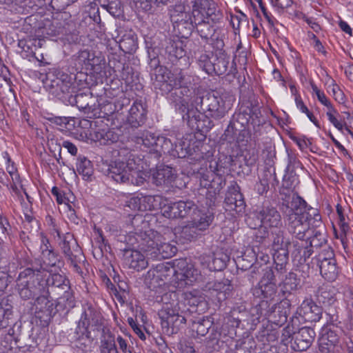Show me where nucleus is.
Segmentation results:
<instances>
[{
	"instance_id": "1",
	"label": "nucleus",
	"mask_w": 353,
	"mask_h": 353,
	"mask_svg": "<svg viewBox=\"0 0 353 353\" xmlns=\"http://www.w3.org/2000/svg\"><path fill=\"white\" fill-rule=\"evenodd\" d=\"M194 103L196 108H190L181 117L192 130L201 134L207 133L214 126L210 118L219 120L225 117L230 108L216 91L196 97Z\"/></svg>"
},
{
	"instance_id": "2",
	"label": "nucleus",
	"mask_w": 353,
	"mask_h": 353,
	"mask_svg": "<svg viewBox=\"0 0 353 353\" xmlns=\"http://www.w3.org/2000/svg\"><path fill=\"white\" fill-rule=\"evenodd\" d=\"M130 152L126 150H119L118 155L123 158L112 162L104 173L117 183L141 185L145 181V174L136 166L134 159H131L132 154L125 157Z\"/></svg>"
},
{
	"instance_id": "3",
	"label": "nucleus",
	"mask_w": 353,
	"mask_h": 353,
	"mask_svg": "<svg viewBox=\"0 0 353 353\" xmlns=\"http://www.w3.org/2000/svg\"><path fill=\"white\" fill-rule=\"evenodd\" d=\"M157 302L162 303L158 315L161 319L163 332L168 336L178 332L179 327L184 323V317H179L178 303H180L179 294L175 291H169L160 296H157Z\"/></svg>"
},
{
	"instance_id": "4",
	"label": "nucleus",
	"mask_w": 353,
	"mask_h": 353,
	"mask_svg": "<svg viewBox=\"0 0 353 353\" xmlns=\"http://www.w3.org/2000/svg\"><path fill=\"white\" fill-rule=\"evenodd\" d=\"M137 241L139 248L152 259H168L177 251L175 246L162 243L159 235L154 234L152 231L140 233L137 235Z\"/></svg>"
},
{
	"instance_id": "5",
	"label": "nucleus",
	"mask_w": 353,
	"mask_h": 353,
	"mask_svg": "<svg viewBox=\"0 0 353 353\" xmlns=\"http://www.w3.org/2000/svg\"><path fill=\"white\" fill-rule=\"evenodd\" d=\"M74 79L71 74L54 69L46 74L45 88L50 94L65 103L70 95L75 93Z\"/></svg>"
},
{
	"instance_id": "6",
	"label": "nucleus",
	"mask_w": 353,
	"mask_h": 353,
	"mask_svg": "<svg viewBox=\"0 0 353 353\" xmlns=\"http://www.w3.org/2000/svg\"><path fill=\"white\" fill-rule=\"evenodd\" d=\"M43 275L41 268H26L17 278V290L21 299L35 298L43 289Z\"/></svg>"
},
{
	"instance_id": "7",
	"label": "nucleus",
	"mask_w": 353,
	"mask_h": 353,
	"mask_svg": "<svg viewBox=\"0 0 353 353\" xmlns=\"http://www.w3.org/2000/svg\"><path fill=\"white\" fill-rule=\"evenodd\" d=\"M190 18L189 21H192L194 28L207 20L219 23L222 21L223 14L212 0H194Z\"/></svg>"
},
{
	"instance_id": "8",
	"label": "nucleus",
	"mask_w": 353,
	"mask_h": 353,
	"mask_svg": "<svg viewBox=\"0 0 353 353\" xmlns=\"http://www.w3.org/2000/svg\"><path fill=\"white\" fill-rule=\"evenodd\" d=\"M291 301L292 299L288 297L270 305L266 301H260L257 305V310L260 315L268 318L272 323L281 326L287 322L290 313Z\"/></svg>"
},
{
	"instance_id": "9",
	"label": "nucleus",
	"mask_w": 353,
	"mask_h": 353,
	"mask_svg": "<svg viewBox=\"0 0 353 353\" xmlns=\"http://www.w3.org/2000/svg\"><path fill=\"white\" fill-rule=\"evenodd\" d=\"M101 316L100 313L97 311L92 305H87L84 307L83 312L78 322L75 331L76 339L80 344H90L92 342L90 330L97 327L101 324Z\"/></svg>"
},
{
	"instance_id": "10",
	"label": "nucleus",
	"mask_w": 353,
	"mask_h": 353,
	"mask_svg": "<svg viewBox=\"0 0 353 353\" xmlns=\"http://www.w3.org/2000/svg\"><path fill=\"white\" fill-rule=\"evenodd\" d=\"M151 199L159 201L162 214L168 219L191 218L194 213H195L197 208L196 205L190 200L166 203V200L163 201V198L161 196L148 198V201Z\"/></svg>"
},
{
	"instance_id": "11",
	"label": "nucleus",
	"mask_w": 353,
	"mask_h": 353,
	"mask_svg": "<svg viewBox=\"0 0 353 353\" xmlns=\"http://www.w3.org/2000/svg\"><path fill=\"white\" fill-rule=\"evenodd\" d=\"M254 217H248L247 223L252 229L265 226L272 229L282 227V219L276 208L272 205L263 204L261 208L256 211Z\"/></svg>"
},
{
	"instance_id": "12",
	"label": "nucleus",
	"mask_w": 353,
	"mask_h": 353,
	"mask_svg": "<svg viewBox=\"0 0 353 353\" xmlns=\"http://www.w3.org/2000/svg\"><path fill=\"white\" fill-rule=\"evenodd\" d=\"M180 310L179 317H184L185 324L188 319L193 314H200L206 308V301L197 291L185 292L181 294L180 303H178Z\"/></svg>"
},
{
	"instance_id": "13",
	"label": "nucleus",
	"mask_w": 353,
	"mask_h": 353,
	"mask_svg": "<svg viewBox=\"0 0 353 353\" xmlns=\"http://www.w3.org/2000/svg\"><path fill=\"white\" fill-rule=\"evenodd\" d=\"M342 334V329L333 323L323 327L319 338V350L321 353L339 352L343 344Z\"/></svg>"
},
{
	"instance_id": "14",
	"label": "nucleus",
	"mask_w": 353,
	"mask_h": 353,
	"mask_svg": "<svg viewBox=\"0 0 353 353\" xmlns=\"http://www.w3.org/2000/svg\"><path fill=\"white\" fill-rule=\"evenodd\" d=\"M162 94H167V99L172 104L176 112L181 115L184 114L190 108L188 105L189 91H184L183 89L171 85L170 84H163L159 87Z\"/></svg>"
},
{
	"instance_id": "15",
	"label": "nucleus",
	"mask_w": 353,
	"mask_h": 353,
	"mask_svg": "<svg viewBox=\"0 0 353 353\" xmlns=\"http://www.w3.org/2000/svg\"><path fill=\"white\" fill-rule=\"evenodd\" d=\"M62 253L72 265L74 270L79 274L83 273L79 265L84 258L81 248L73 236L67 234L59 243Z\"/></svg>"
},
{
	"instance_id": "16",
	"label": "nucleus",
	"mask_w": 353,
	"mask_h": 353,
	"mask_svg": "<svg viewBox=\"0 0 353 353\" xmlns=\"http://www.w3.org/2000/svg\"><path fill=\"white\" fill-rule=\"evenodd\" d=\"M94 99L90 94L72 93L65 101V104L77 106L80 110L86 114H92L93 117H103L98 110V105L94 102Z\"/></svg>"
},
{
	"instance_id": "17",
	"label": "nucleus",
	"mask_w": 353,
	"mask_h": 353,
	"mask_svg": "<svg viewBox=\"0 0 353 353\" xmlns=\"http://www.w3.org/2000/svg\"><path fill=\"white\" fill-rule=\"evenodd\" d=\"M224 203L227 210L242 212L245 207V202L240 186L233 181L230 182L225 194Z\"/></svg>"
},
{
	"instance_id": "18",
	"label": "nucleus",
	"mask_w": 353,
	"mask_h": 353,
	"mask_svg": "<svg viewBox=\"0 0 353 353\" xmlns=\"http://www.w3.org/2000/svg\"><path fill=\"white\" fill-rule=\"evenodd\" d=\"M281 200L283 207H285V210H283L285 218L290 217L292 214H303L310 207L296 192L288 197L281 196Z\"/></svg>"
},
{
	"instance_id": "19",
	"label": "nucleus",
	"mask_w": 353,
	"mask_h": 353,
	"mask_svg": "<svg viewBox=\"0 0 353 353\" xmlns=\"http://www.w3.org/2000/svg\"><path fill=\"white\" fill-rule=\"evenodd\" d=\"M321 236L320 231H316L312 237L307 238L306 241L294 242V251L292 256L299 263L303 264L306 262L313 253V247H318L319 244L315 243L317 236Z\"/></svg>"
},
{
	"instance_id": "20",
	"label": "nucleus",
	"mask_w": 353,
	"mask_h": 353,
	"mask_svg": "<svg viewBox=\"0 0 353 353\" xmlns=\"http://www.w3.org/2000/svg\"><path fill=\"white\" fill-rule=\"evenodd\" d=\"M290 217H285V224L290 234L297 239L305 241L306 232H308L309 223L307 221V216L303 214H292Z\"/></svg>"
},
{
	"instance_id": "21",
	"label": "nucleus",
	"mask_w": 353,
	"mask_h": 353,
	"mask_svg": "<svg viewBox=\"0 0 353 353\" xmlns=\"http://www.w3.org/2000/svg\"><path fill=\"white\" fill-rule=\"evenodd\" d=\"M46 292L47 290L43 287L39 294L35 296L37 317L43 319L45 321L50 319L53 310V296Z\"/></svg>"
},
{
	"instance_id": "22",
	"label": "nucleus",
	"mask_w": 353,
	"mask_h": 353,
	"mask_svg": "<svg viewBox=\"0 0 353 353\" xmlns=\"http://www.w3.org/2000/svg\"><path fill=\"white\" fill-rule=\"evenodd\" d=\"M70 286L69 280L60 274H52L46 279H43V287L47 290L46 293H50L54 296L61 294L64 290H70Z\"/></svg>"
},
{
	"instance_id": "23",
	"label": "nucleus",
	"mask_w": 353,
	"mask_h": 353,
	"mask_svg": "<svg viewBox=\"0 0 353 353\" xmlns=\"http://www.w3.org/2000/svg\"><path fill=\"white\" fill-rule=\"evenodd\" d=\"M316 336L315 331L310 327H303L293 336V349L303 352L307 350L312 344Z\"/></svg>"
},
{
	"instance_id": "24",
	"label": "nucleus",
	"mask_w": 353,
	"mask_h": 353,
	"mask_svg": "<svg viewBox=\"0 0 353 353\" xmlns=\"http://www.w3.org/2000/svg\"><path fill=\"white\" fill-rule=\"evenodd\" d=\"M206 288L210 292L211 295L216 296L219 302H222L230 296L234 287L230 280L223 279L221 281L208 283Z\"/></svg>"
},
{
	"instance_id": "25",
	"label": "nucleus",
	"mask_w": 353,
	"mask_h": 353,
	"mask_svg": "<svg viewBox=\"0 0 353 353\" xmlns=\"http://www.w3.org/2000/svg\"><path fill=\"white\" fill-rule=\"evenodd\" d=\"M214 72V74L218 76L232 74L235 77L236 68L235 63L232 62L230 65V57L226 52H215V57L213 59Z\"/></svg>"
},
{
	"instance_id": "26",
	"label": "nucleus",
	"mask_w": 353,
	"mask_h": 353,
	"mask_svg": "<svg viewBox=\"0 0 353 353\" xmlns=\"http://www.w3.org/2000/svg\"><path fill=\"white\" fill-rule=\"evenodd\" d=\"M176 174L172 168L168 165H159L152 174V183L159 187L172 186Z\"/></svg>"
},
{
	"instance_id": "27",
	"label": "nucleus",
	"mask_w": 353,
	"mask_h": 353,
	"mask_svg": "<svg viewBox=\"0 0 353 353\" xmlns=\"http://www.w3.org/2000/svg\"><path fill=\"white\" fill-rule=\"evenodd\" d=\"M146 119V105L141 101H135L129 110L128 123L132 128H137L145 123Z\"/></svg>"
},
{
	"instance_id": "28",
	"label": "nucleus",
	"mask_w": 353,
	"mask_h": 353,
	"mask_svg": "<svg viewBox=\"0 0 353 353\" xmlns=\"http://www.w3.org/2000/svg\"><path fill=\"white\" fill-rule=\"evenodd\" d=\"M39 250L43 263L46 266L55 267L60 263L59 256L50 245L49 239L43 234L41 235Z\"/></svg>"
},
{
	"instance_id": "29",
	"label": "nucleus",
	"mask_w": 353,
	"mask_h": 353,
	"mask_svg": "<svg viewBox=\"0 0 353 353\" xmlns=\"http://www.w3.org/2000/svg\"><path fill=\"white\" fill-rule=\"evenodd\" d=\"M125 263L130 268L137 271L142 270L148 265V260L140 251L135 250H125L123 254Z\"/></svg>"
},
{
	"instance_id": "30",
	"label": "nucleus",
	"mask_w": 353,
	"mask_h": 353,
	"mask_svg": "<svg viewBox=\"0 0 353 353\" xmlns=\"http://www.w3.org/2000/svg\"><path fill=\"white\" fill-rule=\"evenodd\" d=\"M254 295L262 296L261 301H267L268 303L272 304L277 302L279 299L277 284L275 283H259L258 288L254 290Z\"/></svg>"
},
{
	"instance_id": "31",
	"label": "nucleus",
	"mask_w": 353,
	"mask_h": 353,
	"mask_svg": "<svg viewBox=\"0 0 353 353\" xmlns=\"http://www.w3.org/2000/svg\"><path fill=\"white\" fill-rule=\"evenodd\" d=\"M194 81V77L188 70L176 68L172 72L170 85L190 92L189 87Z\"/></svg>"
},
{
	"instance_id": "32",
	"label": "nucleus",
	"mask_w": 353,
	"mask_h": 353,
	"mask_svg": "<svg viewBox=\"0 0 353 353\" xmlns=\"http://www.w3.org/2000/svg\"><path fill=\"white\" fill-rule=\"evenodd\" d=\"M300 314L307 321L316 322L321 318L322 308L312 299H306L301 305Z\"/></svg>"
},
{
	"instance_id": "33",
	"label": "nucleus",
	"mask_w": 353,
	"mask_h": 353,
	"mask_svg": "<svg viewBox=\"0 0 353 353\" xmlns=\"http://www.w3.org/2000/svg\"><path fill=\"white\" fill-rule=\"evenodd\" d=\"M283 285L281 288V293L283 298L291 299L292 294L291 291L296 290L300 286V279L298 278L297 274L293 272H290L287 274H284L280 280V285Z\"/></svg>"
},
{
	"instance_id": "34",
	"label": "nucleus",
	"mask_w": 353,
	"mask_h": 353,
	"mask_svg": "<svg viewBox=\"0 0 353 353\" xmlns=\"http://www.w3.org/2000/svg\"><path fill=\"white\" fill-rule=\"evenodd\" d=\"M336 289L330 285H323L317 291L318 301L324 307L334 306L337 301Z\"/></svg>"
},
{
	"instance_id": "35",
	"label": "nucleus",
	"mask_w": 353,
	"mask_h": 353,
	"mask_svg": "<svg viewBox=\"0 0 353 353\" xmlns=\"http://www.w3.org/2000/svg\"><path fill=\"white\" fill-rule=\"evenodd\" d=\"M176 272L174 268L169 263H159L157 264L154 269L150 270L146 275L145 280H155L157 281L158 279L163 280V278H167L171 275H173Z\"/></svg>"
},
{
	"instance_id": "36",
	"label": "nucleus",
	"mask_w": 353,
	"mask_h": 353,
	"mask_svg": "<svg viewBox=\"0 0 353 353\" xmlns=\"http://www.w3.org/2000/svg\"><path fill=\"white\" fill-rule=\"evenodd\" d=\"M15 325L13 317L12 305L8 299H2L0 302V329Z\"/></svg>"
},
{
	"instance_id": "37",
	"label": "nucleus",
	"mask_w": 353,
	"mask_h": 353,
	"mask_svg": "<svg viewBox=\"0 0 353 353\" xmlns=\"http://www.w3.org/2000/svg\"><path fill=\"white\" fill-rule=\"evenodd\" d=\"M220 170L217 168L216 169V173L213 174L214 176L212 178V181L209 184L210 189L207 194V198L210 197V204L212 203H214L216 199V196L219 194L225 185V179L222 176V174L220 173Z\"/></svg>"
},
{
	"instance_id": "38",
	"label": "nucleus",
	"mask_w": 353,
	"mask_h": 353,
	"mask_svg": "<svg viewBox=\"0 0 353 353\" xmlns=\"http://www.w3.org/2000/svg\"><path fill=\"white\" fill-rule=\"evenodd\" d=\"M320 270L321 276L327 281H334L340 272V268L337 265L336 260L325 261L317 265Z\"/></svg>"
},
{
	"instance_id": "39",
	"label": "nucleus",
	"mask_w": 353,
	"mask_h": 353,
	"mask_svg": "<svg viewBox=\"0 0 353 353\" xmlns=\"http://www.w3.org/2000/svg\"><path fill=\"white\" fill-rule=\"evenodd\" d=\"M299 176L296 174L285 172L282 182V186L279 192L281 196H290L292 194L295 193V188L299 184Z\"/></svg>"
},
{
	"instance_id": "40",
	"label": "nucleus",
	"mask_w": 353,
	"mask_h": 353,
	"mask_svg": "<svg viewBox=\"0 0 353 353\" xmlns=\"http://www.w3.org/2000/svg\"><path fill=\"white\" fill-rule=\"evenodd\" d=\"M191 222L200 231L205 230L212 223L214 216L210 212H203L199 210L198 207L194 215L191 216Z\"/></svg>"
},
{
	"instance_id": "41",
	"label": "nucleus",
	"mask_w": 353,
	"mask_h": 353,
	"mask_svg": "<svg viewBox=\"0 0 353 353\" xmlns=\"http://www.w3.org/2000/svg\"><path fill=\"white\" fill-rule=\"evenodd\" d=\"M157 136L148 130H139L131 134V139L138 145L150 148L154 146Z\"/></svg>"
},
{
	"instance_id": "42",
	"label": "nucleus",
	"mask_w": 353,
	"mask_h": 353,
	"mask_svg": "<svg viewBox=\"0 0 353 353\" xmlns=\"http://www.w3.org/2000/svg\"><path fill=\"white\" fill-rule=\"evenodd\" d=\"M281 228L278 227L271 230L270 236L272 250L288 248L291 243L290 239L285 238V232Z\"/></svg>"
},
{
	"instance_id": "43",
	"label": "nucleus",
	"mask_w": 353,
	"mask_h": 353,
	"mask_svg": "<svg viewBox=\"0 0 353 353\" xmlns=\"http://www.w3.org/2000/svg\"><path fill=\"white\" fill-rule=\"evenodd\" d=\"M272 256L274 260V268L280 272V273H286V265L289 260L288 248L273 250Z\"/></svg>"
},
{
	"instance_id": "44",
	"label": "nucleus",
	"mask_w": 353,
	"mask_h": 353,
	"mask_svg": "<svg viewBox=\"0 0 353 353\" xmlns=\"http://www.w3.org/2000/svg\"><path fill=\"white\" fill-rule=\"evenodd\" d=\"M137 48V37L133 32L125 34L119 41V48L125 54L134 53Z\"/></svg>"
},
{
	"instance_id": "45",
	"label": "nucleus",
	"mask_w": 353,
	"mask_h": 353,
	"mask_svg": "<svg viewBox=\"0 0 353 353\" xmlns=\"http://www.w3.org/2000/svg\"><path fill=\"white\" fill-rule=\"evenodd\" d=\"M170 154L177 158H185L192 154V148H190V141L180 140L174 144L170 149Z\"/></svg>"
},
{
	"instance_id": "46",
	"label": "nucleus",
	"mask_w": 353,
	"mask_h": 353,
	"mask_svg": "<svg viewBox=\"0 0 353 353\" xmlns=\"http://www.w3.org/2000/svg\"><path fill=\"white\" fill-rule=\"evenodd\" d=\"M190 19H181L177 22H174L173 26L174 30L178 32L179 36L181 38H188L193 30L194 29Z\"/></svg>"
},
{
	"instance_id": "47",
	"label": "nucleus",
	"mask_w": 353,
	"mask_h": 353,
	"mask_svg": "<svg viewBox=\"0 0 353 353\" xmlns=\"http://www.w3.org/2000/svg\"><path fill=\"white\" fill-rule=\"evenodd\" d=\"M172 73L164 66L159 68L154 72H151L152 79L154 77L156 81L155 87H161L163 84H170Z\"/></svg>"
},
{
	"instance_id": "48",
	"label": "nucleus",
	"mask_w": 353,
	"mask_h": 353,
	"mask_svg": "<svg viewBox=\"0 0 353 353\" xmlns=\"http://www.w3.org/2000/svg\"><path fill=\"white\" fill-rule=\"evenodd\" d=\"M250 110L248 105H242L239 111L235 112L232 118V121H235L243 129L250 123Z\"/></svg>"
},
{
	"instance_id": "49",
	"label": "nucleus",
	"mask_w": 353,
	"mask_h": 353,
	"mask_svg": "<svg viewBox=\"0 0 353 353\" xmlns=\"http://www.w3.org/2000/svg\"><path fill=\"white\" fill-rule=\"evenodd\" d=\"M77 170L85 180H89L94 172L91 161L85 157L78 158Z\"/></svg>"
},
{
	"instance_id": "50",
	"label": "nucleus",
	"mask_w": 353,
	"mask_h": 353,
	"mask_svg": "<svg viewBox=\"0 0 353 353\" xmlns=\"http://www.w3.org/2000/svg\"><path fill=\"white\" fill-rule=\"evenodd\" d=\"M285 274L279 272L276 268L266 267L263 269V276L259 283L277 284V282L280 281Z\"/></svg>"
},
{
	"instance_id": "51",
	"label": "nucleus",
	"mask_w": 353,
	"mask_h": 353,
	"mask_svg": "<svg viewBox=\"0 0 353 353\" xmlns=\"http://www.w3.org/2000/svg\"><path fill=\"white\" fill-rule=\"evenodd\" d=\"M59 302L57 306H63V310L69 311L75 306V299L71 288L64 290L62 294L58 296Z\"/></svg>"
},
{
	"instance_id": "52",
	"label": "nucleus",
	"mask_w": 353,
	"mask_h": 353,
	"mask_svg": "<svg viewBox=\"0 0 353 353\" xmlns=\"http://www.w3.org/2000/svg\"><path fill=\"white\" fill-rule=\"evenodd\" d=\"M210 20H207L203 23L199 24L194 27L196 32L203 39L208 40L212 37L216 36V30L213 26L210 25Z\"/></svg>"
},
{
	"instance_id": "53",
	"label": "nucleus",
	"mask_w": 353,
	"mask_h": 353,
	"mask_svg": "<svg viewBox=\"0 0 353 353\" xmlns=\"http://www.w3.org/2000/svg\"><path fill=\"white\" fill-rule=\"evenodd\" d=\"M209 332H210L209 336L207 338V347L210 349V351L219 350L220 348V331L217 327L212 326Z\"/></svg>"
},
{
	"instance_id": "54",
	"label": "nucleus",
	"mask_w": 353,
	"mask_h": 353,
	"mask_svg": "<svg viewBox=\"0 0 353 353\" xmlns=\"http://www.w3.org/2000/svg\"><path fill=\"white\" fill-rule=\"evenodd\" d=\"M312 260L315 261L316 265H318L325 261L327 262L336 259L332 248L327 245H325L318 255H316Z\"/></svg>"
},
{
	"instance_id": "55",
	"label": "nucleus",
	"mask_w": 353,
	"mask_h": 353,
	"mask_svg": "<svg viewBox=\"0 0 353 353\" xmlns=\"http://www.w3.org/2000/svg\"><path fill=\"white\" fill-rule=\"evenodd\" d=\"M304 216H307V221L310 226L313 228H320L323 223L321 221V216L319 213L316 208L310 207L307 212L303 213Z\"/></svg>"
},
{
	"instance_id": "56",
	"label": "nucleus",
	"mask_w": 353,
	"mask_h": 353,
	"mask_svg": "<svg viewBox=\"0 0 353 353\" xmlns=\"http://www.w3.org/2000/svg\"><path fill=\"white\" fill-rule=\"evenodd\" d=\"M304 216H307V221L310 226L313 228H320L323 223L321 221V216L319 213L316 208L310 207L307 212L303 213Z\"/></svg>"
},
{
	"instance_id": "57",
	"label": "nucleus",
	"mask_w": 353,
	"mask_h": 353,
	"mask_svg": "<svg viewBox=\"0 0 353 353\" xmlns=\"http://www.w3.org/2000/svg\"><path fill=\"white\" fill-rule=\"evenodd\" d=\"M172 147V143L169 139L162 136H157L155 139V143L153 146V150L159 153H170Z\"/></svg>"
},
{
	"instance_id": "58",
	"label": "nucleus",
	"mask_w": 353,
	"mask_h": 353,
	"mask_svg": "<svg viewBox=\"0 0 353 353\" xmlns=\"http://www.w3.org/2000/svg\"><path fill=\"white\" fill-rule=\"evenodd\" d=\"M244 130H245L240 127L235 121L231 120L224 132V136L229 141H234L237 139V136Z\"/></svg>"
},
{
	"instance_id": "59",
	"label": "nucleus",
	"mask_w": 353,
	"mask_h": 353,
	"mask_svg": "<svg viewBox=\"0 0 353 353\" xmlns=\"http://www.w3.org/2000/svg\"><path fill=\"white\" fill-rule=\"evenodd\" d=\"M166 52L170 56L174 57L176 59H181L184 55L185 52L182 48V42L179 40L170 41L169 44L165 47Z\"/></svg>"
},
{
	"instance_id": "60",
	"label": "nucleus",
	"mask_w": 353,
	"mask_h": 353,
	"mask_svg": "<svg viewBox=\"0 0 353 353\" xmlns=\"http://www.w3.org/2000/svg\"><path fill=\"white\" fill-rule=\"evenodd\" d=\"M170 19L172 23L177 22L181 19H190V13L185 11V8L183 5H175L170 10Z\"/></svg>"
},
{
	"instance_id": "61",
	"label": "nucleus",
	"mask_w": 353,
	"mask_h": 353,
	"mask_svg": "<svg viewBox=\"0 0 353 353\" xmlns=\"http://www.w3.org/2000/svg\"><path fill=\"white\" fill-rule=\"evenodd\" d=\"M197 275L196 270L192 267H188L185 270H183L178 273L177 277L179 280L183 281L186 285H189L196 279Z\"/></svg>"
},
{
	"instance_id": "62",
	"label": "nucleus",
	"mask_w": 353,
	"mask_h": 353,
	"mask_svg": "<svg viewBox=\"0 0 353 353\" xmlns=\"http://www.w3.org/2000/svg\"><path fill=\"white\" fill-rule=\"evenodd\" d=\"M213 325V323L209 319H202L193 324V329L196 330L197 335L205 336Z\"/></svg>"
},
{
	"instance_id": "63",
	"label": "nucleus",
	"mask_w": 353,
	"mask_h": 353,
	"mask_svg": "<svg viewBox=\"0 0 353 353\" xmlns=\"http://www.w3.org/2000/svg\"><path fill=\"white\" fill-rule=\"evenodd\" d=\"M199 232L201 231L190 221L182 228L181 236L187 241H192L199 235Z\"/></svg>"
},
{
	"instance_id": "64",
	"label": "nucleus",
	"mask_w": 353,
	"mask_h": 353,
	"mask_svg": "<svg viewBox=\"0 0 353 353\" xmlns=\"http://www.w3.org/2000/svg\"><path fill=\"white\" fill-rule=\"evenodd\" d=\"M117 350L115 344V340L113 336L111 334L108 335L101 340L100 345L101 353H105L112 351Z\"/></svg>"
}]
</instances>
